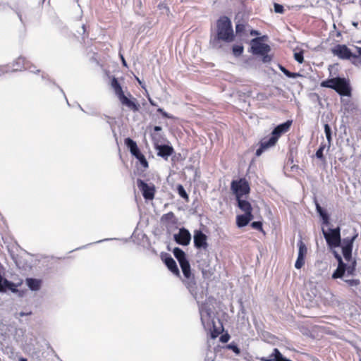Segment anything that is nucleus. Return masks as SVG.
I'll return each instance as SVG.
<instances>
[{
  "label": "nucleus",
  "instance_id": "nucleus-7",
  "mask_svg": "<svg viewBox=\"0 0 361 361\" xmlns=\"http://www.w3.org/2000/svg\"><path fill=\"white\" fill-rule=\"evenodd\" d=\"M137 185L146 200H152L154 198L156 188L154 184L149 185L142 180L137 179Z\"/></svg>",
  "mask_w": 361,
  "mask_h": 361
},
{
  "label": "nucleus",
  "instance_id": "nucleus-41",
  "mask_svg": "<svg viewBox=\"0 0 361 361\" xmlns=\"http://www.w3.org/2000/svg\"><path fill=\"white\" fill-rule=\"evenodd\" d=\"M274 11L277 13H283V12H284L283 6L279 4L274 3Z\"/></svg>",
  "mask_w": 361,
  "mask_h": 361
},
{
  "label": "nucleus",
  "instance_id": "nucleus-51",
  "mask_svg": "<svg viewBox=\"0 0 361 361\" xmlns=\"http://www.w3.org/2000/svg\"><path fill=\"white\" fill-rule=\"evenodd\" d=\"M228 339V337H227L226 339H224V336L221 338V341L223 342H227Z\"/></svg>",
  "mask_w": 361,
  "mask_h": 361
},
{
  "label": "nucleus",
  "instance_id": "nucleus-22",
  "mask_svg": "<svg viewBox=\"0 0 361 361\" xmlns=\"http://www.w3.org/2000/svg\"><path fill=\"white\" fill-rule=\"evenodd\" d=\"M346 269V264L343 262L338 264V267L332 274L333 279H341L343 276Z\"/></svg>",
  "mask_w": 361,
  "mask_h": 361
},
{
  "label": "nucleus",
  "instance_id": "nucleus-16",
  "mask_svg": "<svg viewBox=\"0 0 361 361\" xmlns=\"http://www.w3.org/2000/svg\"><path fill=\"white\" fill-rule=\"evenodd\" d=\"M124 142L132 155H133L136 159L142 154L138 148L137 143L131 138H126Z\"/></svg>",
  "mask_w": 361,
  "mask_h": 361
},
{
  "label": "nucleus",
  "instance_id": "nucleus-57",
  "mask_svg": "<svg viewBox=\"0 0 361 361\" xmlns=\"http://www.w3.org/2000/svg\"><path fill=\"white\" fill-rule=\"evenodd\" d=\"M137 80H138V82L140 84L141 82H140V80L138 78H137Z\"/></svg>",
  "mask_w": 361,
  "mask_h": 361
},
{
  "label": "nucleus",
  "instance_id": "nucleus-46",
  "mask_svg": "<svg viewBox=\"0 0 361 361\" xmlns=\"http://www.w3.org/2000/svg\"><path fill=\"white\" fill-rule=\"evenodd\" d=\"M334 256H335V258L338 261V264L340 263V262H343L341 255L339 254H338L336 252H334Z\"/></svg>",
  "mask_w": 361,
  "mask_h": 361
},
{
  "label": "nucleus",
  "instance_id": "nucleus-50",
  "mask_svg": "<svg viewBox=\"0 0 361 361\" xmlns=\"http://www.w3.org/2000/svg\"><path fill=\"white\" fill-rule=\"evenodd\" d=\"M149 102L151 105L156 106V104L150 98H149Z\"/></svg>",
  "mask_w": 361,
  "mask_h": 361
},
{
  "label": "nucleus",
  "instance_id": "nucleus-52",
  "mask_svg": "<svg viewBox=\"0 0 361 361\" xmlns=\"http://www.w3.org/2000/svg\"><path fill=\"white\" fill-rule=\"evenodd\" d=\"M219 333H220V332H219V331L216 332V334H212V337H213V338L216 337V336L219 334Z\"/></svg>",
  "mask_w": 361,
  "mask_h": 361
},
{
  "label": "nucleus",
  "instance_id": "nucleus-19",
  "mask_svg": "<svg viewBox=\"0 0 361 361\" xmlns=\"http://www.w3.org/2000/svg\"><path fill=\"white\" fill-rule=\"evenodd\" d=\"M253 217V214H250L238 215L236 216V224L239 228L244 227L247 226L251 220H252Z\"/></svg>",
  "mask_w": 361,
  "mask_h": 361
},
{
  "label": "nucleus",
  "instance_id": "nucleus-53",
  "mask_svg": "<svg viewBox=\"0 0 361 361\" xmlns=\"http://www.w3.org/2000/svg\"><path fill=\"white\" fill-rule=\"evenodd\" d=\"M121 59H122V61H123V65L126 66V62L123 56H121Z\"/></svg>",
  "mask_w": 361,
  "mask_h": 361
},
{
  "label": "nucleus",
  "instance_id": "nucleus-39",
  "mask_svg": "<svg viewBox=\"0 0 361 361\" xmlns=\"http://www.w3.org/2000/svg\"><path fill=\"white\" fill-rule=\"evenodd\" d=\"M245 25L244 24H240V23L236 24V25H235L236 34L240 35V34L245 32Z\"/></svg>",
  "mask_w": 361,
  "mask_h": 361
},
{
  "label": "nucleus",
  "instance_id": "nucleus-5",
  "mask_svg": "<svg viewBox=\"0 0 361 361\" xmlns=\"http://www.w3.org/2000/svg\"><path fill=\"white\" fill-rule=\"evenodd\" d=\"M322 233L329 247L336 248L341 245V229L339 227L329 228L328 231L322 228Z\"/></svg>",
  "mask_w": 361,
  "mask_h": 361
},
{
  "label": "nucleus",
  "instance_id": "nucleus-13",
  "mask_svg": "<svg viewBox=\"0 0 361 361\" xmlns=\"http://www.w3.org/2000/svg\"><path fill=\"white\" fill-rule=\"evenodd\" d=\"M293 121L288 120L286 122L278 125L272 131L271 136L278 141L282 134L287 133L292 126Z\"/></svg>",
  "mask_w": 361,
  "mask_h": 361
},
{
  "label": "nucleus",
  "instance_id": "nucleus-4",
  "mask_svg": "<svg viewBox=\"0 0 361 361\" xmlns=\"http://www.w3.org/2000/svg\"><path fill=\"white\" fill-rule=\"evenodd\" d=\"M231 189L235 194L236 199L242 198L250 192L249 183L245 178L233 180L231 183Z\"/></svg>",
  "mask_w": 361,
  "mask_h": 361
},
{
  "label": "nucleus",
  "instance_id": "nucleus-56",
  "mask_svg": "<svg viewBox=\"0 0 361 361\" xmlns=\"http://www.w3.org/2000/svg\"><path fill=\"white\" fill-rule=\"evenodd\" d=\"M24 315H25V314L24 312H20V316L23 317V316H24Z\"/></svg>",
  "mask_w": 361,
  "mask_h": 361
},
{
  "label": "nucleus",
  "instance_id": "nucleus-60",
  "mask_svg": "<svg viewBox=\"0 0 361 361\" xmlns=\"http://www.w3.org/2000/svg\"><path fill=\"white\" fill-rule=\"evenodd\" d=\"M360 361H361V360Z\"/></svg>",
  "mask_w": 361,
  "mask_h": 361
},
{
  "label": "nucleus",
  "instance_id": "nucleus-11",
  "mask_svg": "<svg viewBox=\"0 0 361 361\" xmlns=\"http://www.w3.org/2000/svg\"><path fill=\"white\" fill-rule=\"evenodd\" d=\"M194 245L197 249L206 250L208 247L207 236L201 231L197 230L194 233Z\"/></svg>",
  "mask_w": 361,
  "mask_h": 361
},
{
  "label": "nucleus",
  "instance_id": "nucleus-2",
  "mask_svg": "<svg viewBox=\"0 0 361 361\" xmlns=\"http://www.w3.org/2000/svg\"><path fill=\"white\" fill-rule=\"evenodd\" d=\"M216 37L214 41H223L231 42L234 40L235 36L232 27V23L229 18L226 16H221L216 21Z\"/></svg>",
  "mask_w": 361,
  "mask_h": 361
},
{
  "label": "nucleus",
  "instance_id": "nucleus-38",
  "mask_svg": "<svg viewBox=\"0 0 361 361\" xmlns=\"http://www.w3.org/2000/svg\"><path fill=\"white\" fill-rule=\"evenodd\" d=\"M251 226L252 228L257 229L261 232L264 233L262 227V223L261 221H254L251 224Z\"/></svg>",
  "mask_w": 361,
  "mask_h": 361
},
{
  "label": "nucleus",
  "instance_id": "nucleus-20",
  "mask_svg": "<svg viewBox=\"0 0 361 361\" xmlns=\"http://www.w3.org/2000/svg\"><path fill=\"white\" fill-rule=\"evenodd\" d=\"M236 200L238 207L244 214H252V207L248 201L243 200L242 198L236 199Z\"/></svg>",
  "mask_w": 361,
  "mask_h": 361
},
{
  "label": "nucleus",
  "instance_id": "nucleus-42",
  "mask_svg": "<svg viewBox=\"0 0 361 361\" xmlns=\"http://www.w3.org/2000/svg\"><path fill=\"white\" fill-rule=\"evenodd\" d=\"M320 216L322 219V224L324 225H329V216L328 214L325 212L323 214H321Z\"/></svg>",
  "mask_w": 361,
  "mask_h": 361
},
{
  "label": "nucleus",
  "instance_id": "nucleus-59",
  "mask_svg": "<svg viewBox=\"0 0 361 361\" xmlns=\"http://www.w3.org/2000/svg\"><path fill=\"white\" fill-rule=\"evenodd\" d=\"M360 42V43H361V41H360V42Z\"/></svg>",
  "mask_w": 361,
  "mask_h": 361
},
{
  "label": "nucleus",
  "instance_id": "nucleus-47",
  "mask_svg": "<svg viewBox=\"0 0 361 361\" xmlns=\"http://www.w3.org/2000/svg\"><path fill=\"white\" fill-rule=\"evenodd\" d=\"M25 61V59L24 57L20 56L17 59V63H22L24 64Z\"/></svg>",
  "mask_w": 361,
  "mask_h": 361
},
{
  "label": "nucleus",
  "instance_id": "nucleus-25",
  "mask_svg": "<svg viewBox=\"0 0 361 361\" xmlns=\"http://www.w3.org/2000/svg\"><path fill=\"white\" fill-rule=\"evenodd\" d=\"M180 266L182 269L184 276L186 279H190L191 278L192 273H191V268H190V264L189 262L188 261L183 264L180 263Z\"/></svg>",
  "mask_w": 361,
  "mask_h": 361
},
{
  "label": "nucleus",
  "instance_id": "nucleus-21",
  "mask_svg": "<svg viewBox=\"0 0 361 361\" xmlns=\"http://www.w3.org/2000/svg\"><path fill=\"white\" fill-rule=\"evenodd\" d=\"M22 284V281L20 283H18V284H15L7 279H4L2 282V287L4 288L3 291H6L7 289L11 290L13 293H17L18 289L17 287L20 286Z\"/></svg>",
  "mask_w": 361,
  "mask_h": 361
},
{
  "label": "nucleus",
  "instance_id": "nucleus-31",
  "mask_svg": "<svg viewBox=\"0 0 361 361\" xmlns=\"http://www.w3.org/2000/svg\"><path fill=\"white\" fill-rule=\"evenodd\" d=\"M326 147V145L324 144H321L319 149L316 152V157L317 158L319 159L320 160L324 161L325 158L323 154V152Z\"/></svg>",
  "mask_w": 361,
  "mask_h": 361
},
{
  "label": "nucleus",
  "instance_id": "nucleus-28",
  "mask_svg": "<svg viewBox=\"0 0 361 361\" xmlns=\"http://www.w3.org/2000/svg\"><path fill=\"white\" fill-rule=\"evenodd\" d=\"M298 256H301L302 257L305 258L307 253V249L306 245L302 240H300L298 243Z\"/></svg>",
  "mask_w": 361,
  "mask_h": 361
},
{
  "label": "nucleus",
  "instance_id": "nucleus-37",
  "mask_svg": "<svg viewBox=\"0 0 361 361\" xmlns=\"http://www.w3.org/2000/svg\"><path fill=\"white\" fill-rule=\"evenodd\" d=\"M294 59L295 61H297L299 63H302L304 61V57H303V51H300L299 52H295L294 54Z\"/></svg>",
  "mask_w": 361,
  "mask_h": 361
},
{
  "label": "nucleus",
  "instance_id": "nucleus-10",
  "mask_svg": "<svg viewBox=\"0 0 361 361\" xmlns=\"http://www.w3.org/2000/svg\"><path fill=\"white\" fill-rule=\"evenodd\" d=\"M334 90L342 96H350L351 93L350 84L344 78L338 77L337 82Z\"/></svg>",
  "mask_w": 361,
  "mask_h": 361
},
{
  "label": "nucleus",
  "instance_id": "nucleus-32",
  "mask_svg": "<svg viewBox=\"0 0 361 361\" xmlns=\"http://www.w3.org/2000/svg\"><path fill=\"white\" fill-rule=\"evenodd\" d=\"M324 132L326 137V139L328 140L329 144L330 145L331 142V130L329 124L326 123L324 124Z\"/></svg>",
  "mask_w": 361,
  "mask_h": 361
},
{
  "label": "nucleus",
  "instance_id": "nucleus-24",
  "mask_svg": "<svg viewBox=\"0 0 361 361\" xmlns=\"http://www.w3.org/2000/svg\"><path fill=\"white\" fill-rule=\"evenodd\" d=\"M26 283H27V286L32 290H37L40 288V286H41V281L36 279H32V278L27 279Z\"/></svg>",
  "mask_w": 361,
  "mask_h": 361
},
{
  "label": "nucleus",
  "instance_id": "nucleus-1",
  "mask_svg": "<svg viewBox=\"0 0 361 361\" xmlns=\"http://www.w3.org/2000/svg\"><path fill=\"white\" fill-rule=\"evenodd\" d=\"M110 85L115 95L117 97L123 107H126L128 111L133 112H137L140 111V105L137 99L130 92H128L127 95L125 94L123 87L116 78L112 77Z\"/></svg>",
  "mask_w": 361,
  "mask_h": 361
},
{
  "label": "nucleus",
  "instance_id": "nucleus-55",
  "mask_svg": "<svg viewBox=\"0 0 361 361\" xmlns=\"http://www.w3.org/2000/svg\"><path fill=\"white\" fill-rule=\"evenodd\" d=\"M353 25L355 26V27H357V25H358V23H353Z\"/></svg>",
  "mask_w": 361,
  "mask_h": 361
},
{
  "label": "nucleus",
  "instance_id": "nucleus-58",
  "mask_svg": "<svg viewBox=\"0 0 361 361\" xmlns=\"http://www.w3.org/2000/svg\"><path fill=\"white\" fill-rule=\"evenodd\" d=\"M45 0H42V1L44 2Z\"/></svg>",
  "mask_w": 361,
  "mask_h": 361
},
{
  "label": "nucleus",
  "instance_id": "nucleus-8",
  "mask_svg": "<svg viewBox=\"0 0 361 361\" xmlns=\"http://www.w3.org/2000/svg\"><path fill=\"white\" fill-rule=\"evenodd\" d=\"M331 52L334 56H338L341 59L350 60L353 63L354 53L345 44L336 45L332 48Z\"/></svg>",
  "mask_w": 361,
  "mask_h": 361
},
{
  "label": "nucleus",
  "instance_id": "nucleus-54",
  "mask_svg": "<svg viewBox=\"0 0 361 361\" xmlns=\"http://www.w3.org/2000/svg\"><path fill=\"white\" fill-rule=\"evenodd\" d=\"M19 361H27L26 358H24V357H20L19 359Z\"/></svg>",
  "mask_w": 361,
  "mask_h": 361
},
{
  "label": "nucleus",
  "instance_id": "nucleus-6",
  "mask_svg": "<svg viewBox=\"0 0 361 361\" xmlns=\"http://www.w3.org/2000/svg\"><path fill=\"white\" fill-rule=\"evenodd\" d=\"M357 236L358 233L354 230V233L351 237H348L343 240V245L342 247V252L345 259L348 262L352 258L353 243Z\"/></svg>",
  "mask_w": 361,
  "mask_h": 361
},
{
  "label": "nucleus",
  "instance_id": "nucleus-29",
  "mask_svg": "<svg viewBox=\"0 0 361 361\" xmlns=\"http://www.w3.org/2000/svg\"><path fill=\"white\" fill-rule=\"evenodd\" d=\"M177 192H178V195L182 198H183L186 202L189 201V196L182 185L178 184L177 185Z\"/></svg>",
  "mask_w": 361,
  "mask_h": 361
},
{
  "label": "nucleus",
  "instance_id": "nucleus-45",
  "mask_svg": "<svg viewBox=\"0 0 361 361\" xmlns=\"http://www.w3.org/2000/svg\"><path fill=\"white\" fill-rule=\"evenodd\" d=\"M334 256H335V258L338 261V264L340 263V262H343L341 255L339 254H338L336 252H334Z\"/></svg>",
  "mask_w": 361,
  "mask_h": 361
},
{
  "label": "nucleus",
  "instance_id": "nucleus-26",
  "mask_svg": "<svg viewBox=\"0 0 361 361\" xmlns=\"http://www.w3.org/2000/svg\"><path fill=\"white\" fill-rule=\"evenodd\" d=\"M356 52L353 54V64L356 66H361V47H355Z\"/></svg>",
  "mask_w": 361,
  "mask_h": 361
},
{
  "label": "nucleus",
  "instance_id": "nucleus-23",
  "mask_svg": "<svg viewBox=\"0 0 361 361\" xmlns=\"http://www.w3.org/2000/svg\"><path fill=\"white\" fill-rule=\"evenodd\" d=\"M174 257L176 258L179 264L185 263L188 260L186 258L185 253L179 247H175L173 250Z\"/></svg>",
  "mask_w": 361,
  "mask_h": 361
},
{
  "label": "nucleus",
  "instance_id": "nucleus-12",
  "mask_svg": "<svg viewBox=\"0 0 361 361\" xmlns=\"http://www.w3.org/2000/svg\"><path fill=\"white\" fill-rule=\"evenodd\" d=\"M174 240L178 244L186 246L191 240V235L187 229L182 228L178 234L174 235Z\"/></svg>",
  "mask_w": 361,
  "mask_h": 361
},
{
  "label": "nucleus",
  "instance_id": "nucleus-34",
  "mask_svg": "<svg viewBox=\"0 0 361 361\" xmlns=\"http://www.w3.org/2000/svg\"><path fill=\"white\" fill-rule=\"evenodd\" d=\"M233 53L235 56H240L243 52V47L242 45H234L233 47Z\"/></svg>",
  "mask_w": 361,
  "mask_h": 361
},
{
  "label": "nucleus",
  "instance_id": "nucleus-18",
  "mask_svg": "<svg viewBox=\"0 0 361 361\" xmlns=\"http://www.w3.org/2000/svg\"><path fill=\"white\" fill-rule=\"evenodd\" d=\"M161 221L167 226H175L178 223V219L173 212L164 214L161 218Z\"/></svg>",
  "mask_w": 361,
  "mask_h": 361
},
{
  "label": "nucleus",
  "instance_id": "nucleus-48",
  "mask_svg": "<svg viewBox=\"0 0 361 361\" xmlns=\"http://www.w3.org/2000/svg\"><path fill=\"white\" fill-rule=\"evenodd\" d=\"M250 35L252 36H257L259 35V32L257 30H252L250 31Z\"/></svg>",
  "mask_w": 361,
  "mask_h": 361
},
{
  "label": "nucleus",
  "instance_id": "nucleus-43",
  "mask_svg": "<svg viewBox=\"0 0 361 361\" xmlns=\"http://www.w3.org/2000/svg\"><path fill=\"white\" fill-rule=\"evenodd\" d=\"M157 111L159 112L162 116L164 118H171L172 116H169L168 113H166V111H164L163 109L161 108H159L157 109Z\"/></svg>",
  "mask_w": 361,
  "mask_h": 361
},
{
  "label": "nucleus",
  "instance_id": "nucleus-40",
  "mask_svg": "<svg viewBox=\"0 0 361 361\" xmlns=\"http://www.w3.org/2000/svg\"><path fill=\"white\" fill-rule=\"evenodd\" d=\"M345 282L350 286H357L360 283L359 279H346Z\"/></svg>",
  "mask_w": 361,
  "mask_h": 361
},
{
  "label": "nucleus",
  "instance_id": "nucleus-15",
  "mask_svg": "<svg viewBox=\"0 0 361 361\" xmlns=\"http://www.w3.org/2000/svg\"><path fill=\"white\" fill-rule=\"evenodd\" d=\"M277 142V140L275 137H273L272 136L268 140H262L260 142L259 147L256 151V156L259 157L264 150L267 149L268 148L273 147L276 145Z\"/></svg>",
  "mask_w": 361,
  "mask_h": 361
},
{
  "label": "nucleus",
  "instance_id": "nucleus-17",
  "mask_svg": "<svg viewBox=\"0 0 361 361\" xmlns=\"http://www.w3.org/2000/svg\"><path fill=\"white\" fill-rule=\"evenodd\" d=\"M262 361H291L283 357L278 348H274L269 357H262Z\"/></svg>",
  "mask_w": 361,
  "mask_h": 361
},
{
  "label": "nucleus",
  "instance_id": "nucleus-33",
  "mask_svg": "<svg viewBox=\"0 0 361 361\" xmlns=\"http://www.w3.org/2000/svg\"><path fill=\"white\" fill-rule=\"evenodd\" d=\"M355 269H356V261L355 260H353L349 266L346 265L345 271H347V272L349 275H353L355 274Z\"/></svg>",
  "mask_w": 361,
  "mask_h": 361
},
{
  "label": "nucleus",
  "instance_id": "nucleus-36",
  "mask_svg": "<svg viewBox=\"0 0 361 361\" xmlns=\"http://www.w3.org/2000/svg\"><path fill=\"white\" fill-rule=\"evenodd\" d=\"M305 257H302L301 256H298V259L295 264V267L298 269L302 268L305 264Z\"/></svg>",
  "mask_w": 361,
  "mask_h": 361
},
{
  "label": "nucleus",
  "instance_id": "nucleus-27",
  "mask_svg": "<svg viewBox=\"0 0 361 361\" xmlns=\"http://www.w3.org/2000/svg\"><path fill=\"white\" fill-rule=\"evenodd\" d=\"M337 80L338 77L324 80L321 82V86L322 87H328L334 90V86L337 82Z\"/></svg>",
  "mask_w": 361,
  "mask_h": 361
},
{
  "label": "nucleus",
  "instance_id": "nucleus-35",
  "mask_svg": "<svg viewBox=\"0 0 361 361\" xmlns=\"http://www.w3.org/2000/svg\"><path fill=\"white\" fill-rule=\"evenodd\" d=\"M139 160L140 164L144 169H147L149 166L148 161H147L145 157L143 154H142L140 157L137 158Z\"/></svg>",
  "mask_w": 361,
  "mask_h": 361
},
{
  "label": "nucleus",
  "instance_id": "nucleus-49",
  "mask_svg": "<svg viewBox=\"0 0 361 361\" xmlns=\"http://www.w3.org/2000/svg\"><path fill=\"white\" fill-rule=\"evenodd\" d=\"M162 130L161 127V126H154V130L155 132H159Z\"/></svg>",
  "mask_w": 361,
  "mask_h": 361
},
{
  "label": "nucleus",
  "instance_id": "nucleus-44",
  "mask_svg": "<svg viewBox=\"0 0 361 361\" xmlns=\"http://www.w3.org/2000/svg\"><path fill=\"white\" fill-rule=\"evenodd\" d=\"M316 209L319 215L325 212V211L321 207V206L318 203L316 204Z\"/></svg>",
  "mask_w": 361,
  "mask_h": 361
},
{
  "label": "nucleus",
  "instance_id": "nucleus-14",
  "mask_svg": "<svg viewBox=\"0 0 361 361\" xmlns=\"http://www.w3.org/2000/svg\"><path fill=\"white\" fill-rule=\"evenodd\" d=\"M164 264L167 268L176 276L180 277V271L176 264V261L171 257V255L166 254L165 257L163 259Z\"/></svg>",
  "mask_w": 361,
  "mask_h": 361
},
{
  "label": "nucleus",
  "instance_id": "nucleus-3",
  "mask_svg": "<svg viewBox=\"0 0 361 361\" xmlns=\"http://www.w3.org/2000/svg\"><path fill=\"white\" fill-rule=\"evenodd\" d=\"M264 38H267V36L264 35L252 39L250 42L251 51L255 55L262 56L264 63H269L272 59L271 56L268 54L271 51V47L267 44L263 43Z\"/></svg>",
  "mask_w": 361,
  "mask_h": 361
},
{
  "label": "nucleus",
  "instance_id": "nucleus-9",
  "mask_svg": "<svg viewBox=\"0 0 361 361\" xmlns=\"http://www.w3.org/2000/svg\"><path fill=\"white\" fill-rule=\"evenodd\" d=\"M152 140L154 141L155 143V149L158 150L157 155L164 158H167L168 157L171 156L174 150L173 148L171 146L163 145H157V142L159 141V139L161 137L157 133H154L152 135Z\"/></svg>",
  "mask_w": 361,
  "mask_h": 361
},
{
  "label": "nucleus",
  "instance_id": "nucleus-30",
  "mask_svg": "<svg viewBox=\"0 0 361 361\" xmlns=\"http://www.w3.org/2000/svg\"><path fill=\"white\" fill-rule=\"evenodd\" d=\"M279 68L287 77L290 78H295L300 75L299 73L290 72L282 66H280Z\"/></svg>",
  "mask_w": 361,
  "mask_h": 361
}]
</instances>
